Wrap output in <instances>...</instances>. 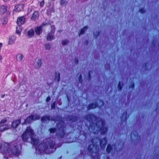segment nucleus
<instances>
[{
    "label": "nucleus",
    "instance_id": "obj_25",
    "mask_svg": "<svg viewBox=\"0 0 159 159\" xmlns=\"http://www.w3.org/2000/svg\"><path fill=\"white\" fill-rule=\"evenodd\" d=\"M94 148V146L93 145H90L88 148V150L89 151L93 150Z\"/></svg>",
    "mask_w": 159,
    "mask_h": 159
},
{
    "label": "nucleus",
    "instance_id": "obj_4",
    "mask_svg": "<svg viewBox=\"0 0 159 159\" xmlns=\"http://www.w3.org/2000/svg\"><path fill=\"white\" fill-rule=\"evenodd\" d=\"M11 13V10L9 7L5 5H2L0 7V14H3L6 13L7 15Z\"/></svg>",
    "mask_w": 159,
    "mask_h": 159
},
{
    "label": "nucleus",
    "instance_id": "obj_40",
    "mask_svg": "<svg viewBox=\"0 0 159 159\" xmlns=\"http://www.w3.org/2000/svg\"><path fill=\"white\" fill-rule=\"evenodd\" d=\"M46 147L45 146L44 148H43V149H42L43 150H44L46 149Z\"/></svg>",
    "mask_w": 159,
    "mask_h": 159
},
{
    "label": "nucleus",
    "instance_id": "obj_51",
    "mask_svg": "<svg viewBox=\"0 0 159 159\" xmlns=\"http://www.w3.org/2000/svg\"><path fill=\"white\" fill-rule=\"evenodd\" d=\"M97 35L98 34V33H97Z\"/></svg>",
    "mask_w": 159,
    "mask_h": 159
},
{
    "label": "nucleus",
    "instance_id": "obj_11",
    "mask_svg": "<svg viewBox=\"0 0 159 159\" xmlns=\"http://www.w3.org/2000/svg\"><path fill=\"white\" fill-rule=\"evenodd\" d=\"M20 123V119L14 120L12 123L11 125V127L13 128H15L19 125Z\"/></svg>",
    "mask_w": 159,
    "mask_h": 159
},
{
    "label": "nucleus",
    "instance_id": "obj_2",
    "mask_svg": "<svg viewBox=\"0 0 159 159\" xmlns=\"http://www.w3.org/2000/svg\"><path fill=\"white\" fill-rule=\"evenodd\" d=\"M8 143L5 142H2L0 145V150L2 153H6L11 152V154L15 156H17L20 153L17 145H14V147L11 150H9V148Z\"/></svg>",
    "mask_w": 159,
    "mask_h": 159
},
{
    "label": "nucleus",
    "instance_id": "obj_16",
    "mask_svg": "<svg viewBox=\"0 0 159 159\" xmlns=\"http://www.w3.org/2000/svg\"><path fill=\"white\" fill-rule=\"evenodd\" d=\"M34 31L33 29L30 30L27 32L28 36L29 37H33L34 36Z\"/></svg>",
    "mask_w": 159,
    "mask_h": 159
},
{
    "label": "nucleus",
    "instance_id": "obj_8",
    "mask_svg": "<svg viewBox=\"0 0 159 159\" xmlns=\"http://www.w3.org/2000/svg\"><path fill=\"white\" fill-rule=\"evenodd\" d=\"M16 37L14 35H11L8 38V44L9 45L13 44L15 42Z\"/></svg>",
    "mask_w": 159,
    "mask_h": 159
},
{
    "label": "nucleus",
    "instance_id": "obj_7",
    "mask_svg": "<svg viewBox=\"0 0 159 159\" xmlns=\"http://www.w3.org/2000/svg\"><path fill=\"white\" fill-rule=\"evenodd\" d=\"M10 126L7 124L1 125H0V132H3L10 129Z\"/></svg>",
    "mask_w": 159,
    "mask_h": 159
},
{
    "label": "nucleus",
    "instance_id": "obj_53",
    "mask_svg": "<svg viewBox=\"0 0 159 159\" xmlns=\"http://www.w3.org/2000/svg\"><path fill=\"white\" fill-rule=\"evenodd\" d=\"M54 121H56L55 119L54 120Z\"/></svg>",
    "mask_w": 159,
    "mask_h": 159
},
{
    "label": "nucleus",
    "instance_id": "obj_38",
    "mask_svg": "<svg viewBox=\"0 0 159 159\" xmlns=\"http://www.w3.org/2000/svg\"><path fill=\"white\" fill-rule=\"evenodd\" d=\"M2 44L1 43H0V52H1V48L2 47Z\"/></svg>",
    "mask_w": 159,
    "mask_h": 159
},
{
    "label": "nucleus",
    "instance_id": "obj_9",
    "mask_svg": "<svg viewBox=\"0 0 159 159\" xmlns=\"http://www.w3.org/2000/svg\"><path fill=\"white\" fill-rule=\"evenodd\" d=\"M25 22V19L24 16H22L18 18L17 20V23L18 25L24 24Z\"/></svg>",
    "mask_w": 159,
    "mask_h": 159
},
{
    "label": "nucleus",
    "instance_id": "obj_22",
    "mask_svg": "<svg viewBox=\"0 0 159 159\" xmlns=\"http://www.w3.org/2000/svg\"><path fill=\"white\" fill-rule=\"evenodd\" d=\"M97 106V105L96 103L92 104L89 105L88 107V108L89 109H93L95 108Z\"/></svg>",
    "mask_w": 159,
    "mask_h": 159
},
{
    "label": "nucleus",
    "instance_id": "obj_50",
    "mask_svg": "<svg viewBox=\"0 0 159 159\" xmlns=\"http://www.w3.org/2000/svg\"><path fill=\"white\" fill-rule=\"evenodd\" d=\"M133 86H134V85H133H133H132V87H133Z\"/></svg>",
    "mask_w": 159,
    "mask_h": 159
},
{
    "label": "nucleus",
    "instance_id": "obj_36",
    "mask_svg": "<svg viewBox=\"0 0 159 159\" xmlns=\"http://www.w3.org/2000/svg\"><path fill=\"white\" fill-rule=\"evenodd\" d=\"M55 106V103H53V104L51 105L52 108L54 109Z\"/></svg>",
    "mask_w": 159,
    "mask_h": 159
},
{
    "label": "nucleus",
    "instance_id": "obj_30",
    "mask_svg": "<svg viewBox=\"0 0 159 159\" xmlns=\"http://www.w3.org/2000/svg\"><path fill=\"white\" fill-rule=\"evenodd\" d=\"M49 131L50 133H53L56 131V129L54 128L51 129H49Z\"/></svg>",
    "mask_w": 159,
    "mask_h": 159
},
{
    "label": "nucleus",
    "instance_id": "obj_43",
    "mask_svg": "<svg viewBox=\"0 0 159 159\" xmlns=\"http://www.w3.org/2000/svg\"><path fill=\"white\" fill-rule=\"evenodd\" d=\"M91 129V125L90 126V127L89 128V130H90Z\"/></svg>",
    "mask_w": 159,
    "mask_h": 159
},
{
    "label": "nucleus",
    "instance_id": "obj_6",
    "mask_svg": "<svg viewBox=\"0 0 159 159\" xmlns=\"http://www.w3.org/2000/svg\"><path fill=\"white\" fill-rule=\"evenodd\" d=\"M46 25V24L43 23L40 26L36 27L35 28V31L36 34L38 35H40L42 33V28L43 26Z\"/></svg>",
    "mask_w": 159,
    "mask_h": 159
},
{
    "label": "nucleus",
    "instance_id": "obj_14",
    "mask_svg": "<svg viewBox=\"0 0 159 159\" xmlns=\"http://www.w3.org/2000/svg\"><path fill=\"white\" fill-rule=\"evenodd\" d=\"M106 140L105 139H102L100 143V147L102 148H104L106 145Z\"/></svg>",
    "mask_w": 159,
    "mask_h": 159
},
{
    "label": "nucleus",
    "instance_id": "obj_20",
    "mask_svg": "<svg viewBox=\"0 0 159 159\" xmlns=\"http://www.w3.org/2000/svg\"><path fill=\"white\" fill-rule=\"evenodd\" d=\"M88 28V27L87 26H84L83 29L81 30L80 31L79 33V35L83 34L85 31Z\"/></svg>",
    "mask_w": 159,
    "mask_h": 159
},
{
    "label": "nucleus",
    "instance_id": "obj_41",
    "mask_svg": "<svg viewBox=\"0 0 159 159\" xmlns=\"http://www.w3.org/2000/svg\"><path fill=\"white\" fill-rule=\"evenodd\" d=\"M61 118L60 117H58L57 118V121H59L60 120Z\"/></svg>",
    "mask_w": 159,
    "mask_h": 159
},
{
    "label": "nucleus",
    "instance_id": "obj_18",
    "mask_svg": "<svg viewBox=\"0 0 159 159\" xmlns=\"http://www.w3.org/2000/svg\"><path fill=\"white\" fill-rule=\"evenodd\" d=\"M42 122H47L50 120V118L47 116H45L41 118V119Z\"/></svg>",
    "mask_w": 159,
    "mask_h": 159
},
{
    "label": "nucleus",
    "instance_id": "obj_12",
    "mask_svg": "<svg viewBox=\"0 0 159 159\" xmlns=\"http://www.w3.org/2000/svg\"><path fill=\"white\" fill-rule=\"evenodd\" d=\"M41 65V61L40 59H38L36 60L34 63V66L36 69H39L40 68Z\"/></svg>",
    "mask_w": 159,
    "mask_h": 159
},
{
    "label": "nucleus",
    "instance_id": "obj_49",
    "mask_svg": "<svg viewBox=\"0 0 159 159\" xmlns=\"http://www.w3.org/2000/svg\"><path fill=\"white\" fill-rule=\"evenodd\" d=\"M92 142H93V140H92Z\"/></svg>",
    "mask_w": 159,
    "mask_h": 159
},
{
    "label": "nucleus",
    "instance_id": "obj_5",
    "mask_svg": "<svg viewBox=\"0 0 159 159\" xmlns=\"http://www.w3.org/2000/svg\"><path fill=\"white\" fill-rule=\"evenodd\" d=\"M55 30L54 26H51V32L48 33L46 37L47 40L48 41H51L55 39V37L54 34L55 32Z\"/></svg>",
    "mask_w": 159,
    "mask_h": 159
},
{
    "label": "nucleus",
    "instance_id": "obj_1",
    "mask_svg": "<svg viewBox=\"0 0 159 159\" xmlns=\"http://www.w3.org/2000/svg\"><path fill=\"white\" fill-rule=\"evenodd\" d=\"M33 130L30 127H27V129L23 134L22 138L24 141H26L28 139L30 138L31 140V143L34 145H37L39 143V140L35 138Z\"/></svg>",
    "mask_w": 159,
    "mask_h": 159
},
{
    "label": "nucleus",
    "instance_id": "obj_19",
    "mask_svg": "<svg viewBox=\"0 0 159 159\" xmlns=\"http://www.w3.org/2000/svg\"><path fill=\"white\" fill-rule=\"evenodd\" d=\"M20 25H19L16 28V33L18 34L19 35H20V32L22 31V28L20 26Z\"/></svg>",
    "mask_w": 159,
    "mask_h": 159
},
{
    "label": "nucleus",
    "instance_id": "obj_37",
    "mask_svg": "<svg viewBox=\"0 0 159 159\" xmlns=\"http://www.w3.org/2000/svg\"><path fill=\"white\" fill-rule=\"evenodd\" d=\"M81 80H82L81 75H80V77H79V81H80V82H81Z\"/></svg>",
    "mask_w": 159,
    "mask_h": 159
},
{
    "label": "nucleus",
    "instance_id": "obj_23",
    "mask_svg": "<svg viewBox=\"0 0 159 159\" xmlns=\"http://www.w3.org/2000/svg\"><path fill=\"white\" fill-rule=\"evenodd\" d=\"M100 131L101 132L102 134H104L105 132H106L107 131V128L106 127L101 128L100 129Z\"/></svg>",
    "mask_w": 159,
    "mask_h": 159
},
{
    "label": "nucleus",
    "instance_id": "obj_24",
    "mask_svg": "<svg viewBox=\"0 0 159 159\" xmlns=\"http://www.w3.org/2000/svg\"><path fill=\"white\" fill-rule=\"evenodd\" d=\"M67 3V2L65 0H60V4L61 6H65Z\"/></svg>",
    "mask_w": 159,
    "mask_h": 159
},
{
    "label": "nucleus",
    "instance_id": "obj_3",
    "mask_svg": "<svg viewBox=\"0 0 159 159\" xmlns=\"http://www.w3.org/2000/svg\"><path fill=\"white\" fill-rule=\"evenodd\" d=\"M39 118L40 116L36 114L31 115L25 120L24 123L25 124H28L32 121L39 119Z\"/></svg>",
    "mask_w": 159,
    "mask_h": 159
},
{
    "label": "nucleus",
    "instance_id": "obj_35",
    "mask_svg": "<svg viewBox=\"0 0 159 159\" xmlns=\"http://www.w3.org/2000/svg\"><path fill=\"white\" fill-rule=\"evenodd\" d=\"M118 88L119 89V90H120L121 89V87L120 86V83H119L118 85Z\"/></svg>",
    "mask_w": 159,
    "mask_h": 159
},
{
    "label": "nucleus",
    "instance_id": "obj_39",
    "mask_svg": "<svg viewBox=\"0 0 159 159\" xmlns=\"http://www.w3.org/2000/svg\"><path fill=\"white\" fill-rule=\"evenodd\" d=\"M124 115H125V119L126 120V117H127V114L126 113H125L124 114V113L123 114V116Z\"/></svg>",
    "mask_w": 159,
    "mask_h": 159
},
{
    "label": "nucleus",
    "instance_id": "obj_34",
    "mask_svg": "<svg viewBox=\"0 0 159 159\" xmlns=\"http://www.w3.org/2000/svg\"><path fill=\"white\" fill-rule=\"evenodd\" d=\"M50 100V98L49 97H48L47 98L46 101L47 102L49 101Z\"/></svg>",
    "mask_w": 159,
    "mask_h": 159
},
{
    "label": "nucleus",
    "instance_id": "obj_29",
    "mask_svg": "<svg viewBox=\"0 0 159 159\" xmlns=\"http://www.w3.org/2000/svg\"><path fill=\"white\" fill-rule=\"evenodd\" d=\"M7 120L6 118L2 119L0 122V124L5 123L7 121Z\"/></svg>",
    "mask_w": 159,
    "mask_h": 159
},
{
    "label": "nucleus",
    "instance_id": "obj_42",
    "mask_svg": "<svg viewBox=\"0 0 159 159\" xmlns=\"http://www.w3.org/2000/svg\"><path fill=\"white\" fill-rule=\"evenodd\" d=\"M75 62L76 63H77V62H78V60L77 59H75Z\"/></svg>",
    "mask_w": 159,
    "mask_h": 159
},
{
    "label": "nucleus",
    "instance_id": "obj_17",
    "mask_svg": "<svg viewBox=\"0 0 159 159\" xmlns=\"http://www.w3.org/2000/svg\"><path fill=\"white\" fill-rule=\"evenodd\" d=\"M8 21V19L7 17H2L1 19V22L2 25H6Z\"/></svg>",
    "mask_w": 159,
    "mask_h": 159
},
{
    "label": "nucleus",
    "instance_id": "obj_15",
    "mask_svg": "<svg viewBox=\"0 0 159 159\" xmlns=\"http://www.w3.org/2000/svg\"><path fill=\"white\" fill-rule=\"evenodd\" d=\"M23 56L20 53H18L16 55V60L18 61H20L23 59Z\"/></svg>",
    "mask_w": 159,
    "mask_h": 159
},
{
    "label": "nucleus",
    "instance_id": "obj_33",
    "mask_svg": "<svg viewBox=\"0 0 159 159\" xmlns=\"http://www.w3.org/2000/svg\"><path fill=\"white\" fill-rule=\"evenodd\" d=\"M139 11L141 13H143L144 12H145V10H144V9L143 8H142L140 10H139Z\"/></svg>",
    "mask_w": 159,
    "mask_h": 159
},
{
    "label": "nucleus",
    "instance_id": "obj_44",
    "mask_svg": "<svg viewBox=\"0 0 159 159\" xmlns=\"http://www.w3.org/2000/svg\"><path fill=\"white\" fill-rule=\"evenodd\" d=\"M3 1H9L10 0H3Z\"/></svg>",
    "mask_w": 159,
    "mask_h": 159
},
{
    "label": "nucleus",
    "instance_id": "obj_48",
    "mask_svg": "<svg viewBox=\"0 0 159 159\" xmlns=\"http://www.w3.org/2000/svg\"><path fill=\"white\" fill-rule=\"evenodd\" d=\"M93 133H96V132H95L94 131H93Z\"/></svg>",
    "mask_w": 159,
    "mask_h": 159
},
{
    "label": "nucleus",
    "instance_id": "obj_31",
    "mask_svg": "<svg viewBox=\"0 0 159 159\" xmlns=\"http://www.w3.org/2000/svg\"><path fill=\"white\" fill-rule=\"evenodd\" d=\"M44 5V1H43L40 2V5L41 7H43Z\"/></svg>",
    "mask_w": 159,
    "mask_h": 159
},
{
    "label": "nucleus",
    "instance_id": "obj_46",
    "mask_svg": "<svg viewBox=\"0 0 159 159\" xmlns=\"http://www.w3.org/2000/svg\"><path fill=\"white\" fill-rule=\"evenodd\" d=\"M89 76H90V72H89Z\"/></svg>",
    "mask_w": 159,
    "mask_h": 159
},
{
    "label": "nucleus",
    "instance_id": "obj_10",
    "mask_svg": "<svg viewBox=\"0 0 159 159\" xmlns=\"http://www.w3.org/2000/svg\"><path fill=\"white\" fill-rule=\"evenodd\" d=\"M23 8V5L20 4L18 5L15 6L14 9V11L16 12H19L22 11Z\"/></svg>",
    "mask_w": 159,
    "mask_h": 159
},
{
    "label": "nucleus",
    "instance_id": "obj_47",
    "mask_svg": "<svg viewBox=\"0 0 159 159\" xmlns=\"http://www.w3.org/2000/svg\"><path fill=\"white\" fill-rule=\"evenodd\" d=\"M4 96V95H3L2 96V98H3Z\"/></svg>",
    "mask_w": 159,
    "mask_h": 159
},
{
    "label": "nucleus",
    "instance_id": "obj_13",
    "mask_svg": "<svg viewBox=\"0 0 159 159\" xmlns=\"http://www.w3.org/2000/svg\"><path fill=\"white\" fill-rule=\"evenodd\" d=\"M39 13L37 11L34 12L31 17V20H35L38 19L39 17Z\"/></svg>",
    "mask_w": 159,
    "mask_h": 159
},
{
    "label": "nucleus",
    "instance_id": "obj_32",
    "mask_svg": "<svg viewBox=\"0 0 159 159\" xmlns=\"http://www.w3.org/2000/svg\"><path fill=\"white\" fill-rule=\"evenodd\" d=\"M100 123H101V126H102L103 127L104 125V123L102 121H100L99 122H98V124H99Z\"/></svg>",
    "mask_w": 159,
    "mask_h": 159
},
{
    "label": "nucleus",
    "instance_id": "obj_21",
    "mask_svg": "<svg viewBox=\"0 0 159 159\" xmlns=\"http://www.w3.org/2000/svg\"><path fill=\"white\" fill-rule=\"evenodd\" d=\"M60 79V74L58 73H56L55 74V80L57 82L59 81Z\"/></svg>",
    "mask_w": 159,
    "mask_h": 159
},
{
    "label": "nucleus",
    "instance_id": "obj_28",
    "mask_svg": "<svg viewBox=\"0 0 159 159\" xmlns=\"http://www.w3.org/2000/svg\"><path fill=\"white\" fill-rule=\"evenodd\" d=\"M111 147L110 145H108L107 148V152L109 153L110 152L111 150Z\"/></svg>",
    "mask_w": 159,
    "mask_h": 159
},
{
    "label": "nucleus",
    "instance_id": "obj_26",
    "mask_svg": "<svg viewBox=\"0 0 159 159\" xmlns=\"http://www.w3.org/2000/svg\"><path fill=\"white\" fill-rule=\"evenodd\" d=\"M69 43V41L67 40H64L62 41V44L63 45H66Z\"/></svg>",
    "mask_w": 159,
    "mask_h": 159
},
{
    "label": "nucleus",
    "instance_id": "obj_52",
    "mask_svg": "<svg viewBox=\"0 0 159 159\" xmlns=\"http://www.w3.org/2000/svg\"><path fill=\"white\" fill-rule=\"evenodd\" d=\"M41 145H41V144H40V146H41Z\"/></svg>",
    "mask_w": 159,
    "mask_h": 159
},
{
    "label": "nucleus",
    "instance_id": "obj_27",
    "mask_svg": "<svg viewBox=\"0 0 159 159\" xmlns=\"http://www.w3.org/2000/svg\"><path fill=\"white\" fill-rule=\"evenodd\" d=\"M45 48L47 50H49L50 48V45L48 43L46 44L45 45Z\"/></svg>",
    "mask_w": 159,
    "mask_h": 159
},
{
    "label": "nucleus",
    "instance_id": "obj_45",
    "mask_svg": "<svg viewBox=\"0 0 159 159\" xmlns=\"http://www.w3.org/2000/svg\"><path fill=\"white\" fill-rule=\"evenodd\" d=\"M36 149H37V150L38 149V150H39V151H40V149H39V148H38H38H36Z\"/></svg>",
    "mask_w": 159,
    "mask_h": 159
}]
</instances>
